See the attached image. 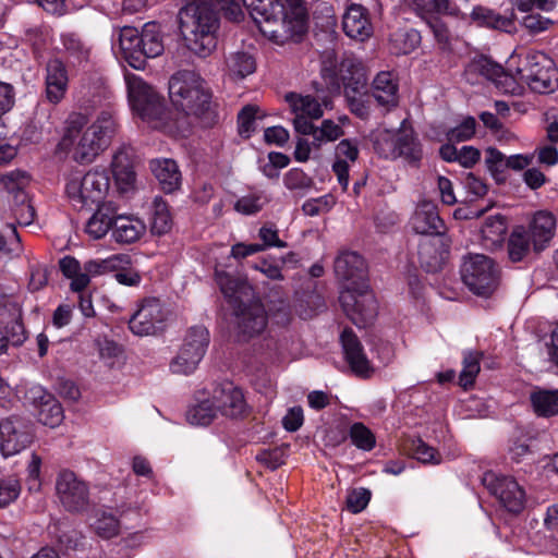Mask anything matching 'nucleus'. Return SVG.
<instances>
[{"label": "nucleus", "instance_id": "f257e3e1", "mask_svg": "<svg viewBox=\"0 0 558 558\" xmlns=\"http://www.w3.org/2000/svg\"><path fill=\"white\" fill-rule=\"evenodd\" d=\"M259 32L270 41L283 45L301 41L308 29L303 0H243Z\"/></svg>", "mask_w": 558, "mask_h": 558}, {"label": "nucleus", "instance_id": "f03ea898", "mask_svg": "<svg viewBox=\"0 0 558 558\" xmlns=\"http://www.w3.org/2000/svg\"><path fill=\"white\" fill-rule=\"evenodd\" d=\"M116 131L117 122L111 111H101L92 124L85 114L73 112L65 121L58 146L75 162L90 163L109 146Z\"/></svg>", "mask_w": 558, "mask_h": 558}, {"label": "nucleus", "instance_id": "7ed1b4c3", "mask_svg": "<svg viewBox=\"0 0 558 558\" xmlns=\"http://www.w3.org/2000/svg\"><path fill=\"white\" fill-rule=\"evenodd\" d=\"M336 276L347 282L340 303L352 323L365 328L377 315V302L365 280L366 264L355 252H342L335 260Z\"/></svg>", "mask_w": 558, "mask_h": 558}, {"label": "nucleus", "instance_id": "20e7f679", "mask_svg": "<svg viewBox=\"0 0 558 558\" xmlns=\"http://www.w3.org/2000/svg\"><path fill=\"white\" fill-rule=\"evenodd\" d=\"M169 97L175 108L198 118L206 126L219 120L218 106L198 72H174L169 78Z\"/></svg>", "mask_w": 558, "mask_h": 558}, {"label": "nucleus", "instance_id": "39448f33", "mask_svg": "<svg viewBox=\"0 0 558 558\" xmlns=\"http://www.w3.org/2000/svg\"><path fill=\"white\" fill-rule=\"evenodd\" d=\"M371 137L375 151L381 158H402L414 167H417L423 158L422 144L408 119H403L398 129H378Z\"/></svg>", "mask_w": 558, "mask_h": 558}, {"label": "nucleus", "instance_id": "423d86ee", "mask_svg": "<svg viewBox=\"0 0 558 558\" xmlns=\"http://www.w3.org/2000/svg\"><path fill=\"white\" fill-rule=\"evenodd\" d=\"M124 81L129 105L133 113L154 129L166 128L170 111L163 96L154 86L132 72L125 73Z\"/></svg>", "mask_w": 558, "mask_h": 558}, {"label": "nucleus", "instance_id": "0eeeda50", "mask_svg": "<svg viewBox=\"0 0 558 558\" xmlns=\"http://www.w3.org/2000/svg\"><path fill=\"white\" fill-rule=\"evenodd\" d=\"M119 43L123 58L134 70H141L145 59L156 58L165 50L160 25L155 22L146 23L141 33L133 27H123Z\"/></svg>", "mask_w": 558, "mask_h": 558}, {"label": "nucleus", "instance_id": "6e6552de", "mask_svg": "<svg viewBox=\"0 0 558 558\" xmlns=\"http://www.w3.org/2000/svg\"><path fill=\"white\" fill-rule=\"evenodd\" d=\"M109 189L108 172L99 168H94L84 174L80 172L71 174L65 185L69 199L74 207L80 209L106 203Z\"/></svg>", "mask_w": 558, "mask_h": 558}, {"label": "nucleus", "instance_id": "1a4fd4ad", "mask_svg": "<svg viewBox=\"0 0 558 558\" xmlns=\"http://www.w3.org/2000/svg\"><path fill=\"white\" fill-rule=\"evenodd\" d=\"M460 272L463 283L480 296H489L499 284V268L490 257L484 254L464 256Z\"/></svg>", "mask_w": 558, "mask_h": 558}, {"label": "nucleus", "instance_id": "9d476101", "mask_svg": "<svg viewBox=\"0 0 558 558\" xmlns=\"http://www.w3.org/2000/svg\"><path fill=\"white\" fill-rule=\"evenodd\" d=\"M209 344V332L204 326L191 327L178 354L170 363V369L174 374H192L203 360Z\"/></svg>", "mask_w": 558, "mask_h": 558}, {"label": "nucleus", "instance_id": "9b49d317", "mask_svg": "<svg viewBox=\"0 0 558 558\" xmlns=\"http://www.w3.org/2000/svg\"><path fill=\"white\" fill-rule=\"evenodd\" d=\"M56 494L69 512H82L89 506V486L70 470H62L56 480Z\"/></svg>", "mask_w": 558, "mask_h": 558}, {"label": "nucleus", "instance_id": "f8f14e48", "mask_svg": "<svg viewBox=\"0 0 558 558\" xmlns=\"http://www.w3.org/2000/svg\"><path fill=\"white\" fill-rule=\"evenodd\" d=\"M168 311L157 298L149 296L141 300L129 320V328L140 337L155 335L163 328Z\"/></svg>", "mask_w": 558, "mask_h": 558}, {"label": "nucleus", "instance_id": "ddd939ff", "mask_svg": "<svg viewBox=\"0 0 558 558\" xmlns=\"http://www.w3.org/2000/svg\"><path fill=\"white\" fill-rule=\"evenodd\" d=\"M33 439L34 429L29 420L10 416L0 421V452L4 458L20 453Z\"/></svg>", "mask_w": 558, "mask_h": 558}, {"label": "nucleus", "instance_id": "4468645a", "mask_svg": "<svg viewBox=\"0 0 558 558\" xmlns=\"http://www.w3.org/2000/svg\"><path fill=\"white\" fill-rule=\"evenodd\" d=\"M482 483L508 511L518 513L523 509L525 492L514 478L487 471Z\"/></svg>", "mask_w": 558, "mask_h": 558}, {"label": "nucleus", "instance_id": "2eb2a0df", "mask_svg": "<svg viewBox=\"0 0 558 558\" xmlns=\"http://www.w3.org/2000/svg\"><path fill=\"white\" fill-rule=\"evenodd\" d=\"M340 73L341 72H323V80L329 93H340V90L343 89L347 99L366 96L367 77L365 76V72H345V74L341 76L339 75Z\"/></svg>", "mask_w": 558, "mask_h": 558}, {"label": "nucleus", "instance_id": "dca6fc26", "mask_svg": "<svg viewBox=\"0 0 558 558\" xmlns=\"http://www.w3.org/2000/svg\"><path fill=\"white\" fill-rule=\"evenodd\" d=\"M219 414L228 417H238L245 411L246 404L241 389L232 383L217 386L210 397Z\"/></svg>", "mask_w": 558, "mask_h": 558}, {"label": "nucleus", "instance_id": "f3484780", "mask_svg": "<svg viewBox=\"0 0 558 558\" xmlns=\"http://www.w3.org/2000/svg\"><path fill=\"white\" fill-rule=\"evenodd\" d=\"M410 223L418 234L444 235L446 230L437 206L428 201H423L417 205Z\"/></svg>", "mask_w": 558, "mask_h": 558}, {"label": "nucleus", "instance_id": "a211bd4d", "mask_svg": "<svg viewBox=\"0 0 558 558\" xmlns=\"http://www.w3.org/2000/svg\"><path fill=\"white\" fill-rule=\"evenodd\" d=\"M345 35L359 41H365L373 35V24L368 11L361 4H350L342 17Z\"/></svg>", "mask_w": 558, "mask_h": 558}, {"label": "nucleus", "instance_id": "6ab92c4d", "mask_svg": "<svg viewBox=\"0 0 558 558\" xmlns=\"http://www.w3.org/2000/svg\"><path fill=\"white\" fill-rule=\"evenodd\" d=\"M449 256V245L442 235L423 240L418 245L421 266L428 272L440 270Z\"/></svg>", "mask_w": 558, "mask_h": 558}, {"label": "nucleus", "instance_id": "aec40b11", "mask_svg": "<svg viewBox=\"0 0 558 558\" xmlns=\"http://www.w3.org/2000/svg\"><path fill=\"white\" fill-rule=\"evenodd\" d=\"M340 340L345 361L351 367L352 372L357 376H368L373 368L360 340L354 335V332L350 329H344L340 336Z\"/></svg>", "mask_w": 558, "mask_h": 558}, {"label": "nucleus", "instance_id": "412c9836", "mask_svg": "<svg viewBox=\"0 0 558 558\" xmlns=\"http://www.w3.org/2000/svg\"><path fill=\"white\" fill-rule=\"evenodd\" d=\"M111 169L116 185L121 193L130 192L135 187L136 173L131 148L121 147L113 155Z\"/></svg>", "mask_w": 558, "mask_h": 558}, {"label": "nucleus", "instance_id": "4be33fe9", "mask_svg": "<svg viewBox=\"0 0 558 558\" xmlns=\"http://www.w3.org/2000/svg\"><path fill=\"white\" fill-rule=\"evenodd\" d=\"M372 95L387 111L399 104V78L395 72H377L372 81Z\"/></svg>", "mask_w": 558, "mask_h": 558}, {"label": "nucleus", "instance_id": "5701e85b", "mask_svg": "<svg viewBox=\"0 0 558 558\" xmlns=\"http://www.w3.org/2000/svg\"><path fill=\"white\" fill-rule=\"evenodd\" d=\"M556 231V218L547 210H539L533 216L527 234L535 252H542L549 246Z\"/></svg>", "mask_w": 558, "mask_h": 558}, {"label": "nucleus", "instance_id": "b1692460", "mask_svg": "<svg viewBox=\"0 0 558 558\" xmlns=\"http://www.w3.org/2000/svg\"><path fill=\"white\" fill-rule=\"evenodd\" d=\"M359 154L360 150L356 141L345 138L340 141L336 146L332 171L337 175L338 182L343 191L348 189L349 171L351 165L357 160Z\"/></svg>", "mask_w": 558, "mask_h": 558}, {"label": "nucleus", "instance_id": "393cba45", "mask_svg": "<svg viewBox=\"0 0 558 558\" xmlns=\"http://www.w3.org/2000/svg\"><path fill=\"white\" fill-rule=\"evenodd\" d=\"M266 326V311L259 303H252L238 314V333L244 340L259 335Z\"/></svg>", "mask_w": 558, "mask_h": 558}, {"label": "nucleus", "instance_id": "a878e982", "mask_svg": "<svg viewBox=\"0 0 558 558\" xmlns=\"http://www.w3.org/2000/svg\"><path fill=\"white\" fill-rule=\"evenodd\" d=\"M59 268L62 275L70 280L72 292H83L89 286L93 274L87 270V262L81 264L73 256H64L59 260Z\"/></svg>", "mask_w": 558, "mask_h": 558}, {"label": "nucleus", "instance_id": "bb28decb", "mask_svg": "<svg viewBox=\"0 0 558 558\" xmlns=\"http://www.w3.org/2000/svg\"><path fill=\"white\" fill-rule=\"evenodd\" d=\"M149 167L163 192L172 193L180 187L182 177L173 159H153Z\"/></svg>", "mask_w": 558, "mask_h": 558}, {"label": "nucleus", "instance_id": "cd10ccee", "mask_svg": "<svg viewBox=\"0 0 558 558\" xmlns=\"http://www.w3.org/2000/svg\"><path fill=\"white\" fill-rule=\"evenodd\" d=\"M117 213L118 206L111 201L97 206L96 213L86 223V233L95 240L104 238L112 229Z\"/></svg>", "mask_w": 558, "mask_h": 558}, {"label": "nucleus", "instance_id": "c85d7f7f", "mask_svg": "<svg viewBox=\"0 0 558 558\" xmlns=\"http://www.w3.org/2000/svg\"><path fill=\"white\" fill-rule=\"evenodd\" d=\"M145 223L134 216H114L112 236L118 243H133L145 233Z\"/></svg>", "mask_w": 558, "mask_h": 558}, {"label": "nucleus", "instance_id": "c756f323", "mask_svg": "<svg viewBox=\"0 0 558 558\" xmlns=\"http://www.w3.org/2000/svg\"><path fill=\"white\" fill-rule=\"evenodd\" d=\"M421 39L416 29L400 27L389 34L388 50L396 56L409 54L418 47Z\"/></svg>", "mask_w": 558, "mask_h": 558}, {"label": "nucleus", "instance_id": "7c9ffc66", "mask_svg": "<svg viewBox=\"0 0 558 558\" xmlns=\"http://www.w3.org/2000/svg\"><path fill=\"white\" fill-rule=\"evenodd\" d=\"M530 403L538 417L558 415V389L535 387L530 393Z\"/></svg>", "mask_w": 558, "mask_h": 558}, {"label": "nucleus", "instance_id": "2f4dec72", "mask_svg": "<svg viewBox=\"0 0 558 558\" xmlns=\"http://www.w3.org/2000/svg\"><path fill=\"white\" fill-rule=\"evenodd\" d=\"M507 221L502 215L488 216L481 229L482 245L487 250L499 247L507 233Z\"/></svg>", "mask_w": 558, "mask_h": 558}, {"label": "nucleus", "instance_id": "473e14b6", "mask_svg": "<svg viewBox=\"0 0 558 558\" xmlns=\"http://www.w3.org/2000/svg\"><path fill=\"white\" fill-rule=\"evenodd\" d=\"M132 265V258L129 254L118 253L106 258H96L87 260V270L93 277L102 276L109 272H117L122 268Z\"/></svg>", "mask_w": 558, "mask_h": 558}, {"label": "nucleus", "instance_id": "72a5a7b5", "mask_svg": "<svg viewBox=\"0 0 558 558\" xmlns=\"http://www.w3.org/2000/svg\"><path fill=\"white\" fill-rule=\"evenodd\" d=\"M293 113L319 119L323 114L320 104L312 96H302L295 93H288L284 96Z\"/></svg>", "mask_w": 558, "mask_h": 558}, {"label": "nucleus", "instance_id": "f704fd0d", "mask_svg": "<svg viewBox=\"0 0 558 558\" xmlns=\"http://www.w3.org/2000/svg\"><path fill=\"white\" fill-rule=\"evenodd\" d=\"M90 526L102 538H111L119 533L120 522L112 510H97Z\"/></svg>", "mask_w": 558, "mask_h": 558}, {"label": "nucleus", "instance_id": "c9c22d12", "mask_svg": "<svg viewBox=\"0 0 558 558\" xmlns=\"http://www.w3.org/2000/svg\"><path fill=\"white\" fill-rule=\"evenodd\" d=\"M471 19L481 26L504 31H507L513 24V21L510 17L504 16L492 9L481 5L475 7L472 10Z\"/></svg>", "mask_w": 558, "mask_h": 558}, {"label": "nucleus", "instance_id": "e433bc0d", "mask_svg": "<svg viewBox=\"0 0 558 558\" xmlns=\"http://www.w3.org/2000/svg\"><path fill=\"white\" fill-rule=\"evenodd\" d=\"M219 415L210 398L192 405L186 412V420L196 426H207Z\"/></svg>", "mask_w": 558, "mask_h": 558}, {"label": "nucleus", "instance_id": "4c0bfd02", "mask_svg": "<svg viewBox=\"0 0 558 558\" xmlns=\"http://www.w3.org/2000/svg\"><path fill=\"white\" fill-rule=\"evenodd\" d=\"M31 182V177L26 171L14 170L0 177V183L8 193L14 196V201L25 199L27 197L25 189Z\"/></svg>", "mask_w": 558, "mask_h": 558}, {"label": "nucleus", "instance_id": "58836bf2", "mask_svg": "<svg viewBox=\"0 0 558 558\" xmlns=\"http://www.w3.org/2000/svg\"><path fill=\"white\" fill-rule=\"evenodd\" d=\"M531 240L523 227L515 228L508 240V255L511 262L518 263L530 252Z\"/></svg>", "mask_w": 558, "mask_h": 558}, {"label": "nucleus", "instance_id": "ea45409f", "mask_svg": "<svg viewBox=\"0 0 558 558\" xmlns=\"http://www.w3.org/2000/svg\"><path fill=\"white\" fill-rule=\"evenodd\" d=\"M150 228L151 232L158 235L166 234L172 228V218L162 198L156 197L153 202Z\"/></svg>", "mask_w": 558, "mask_h": 558}, {"label": "nucleus", "instance_id": "a19ab883", "mask_svg": "<svg viewBox=\"0 0 558 558\" xmlns=\"http://www.w3.org/2000/svg\"><path fill=\"white\" fill-rule=\"evenodd\" d=\"M487 78L490 80L496 88L510 95H521L524 90L523 85L519 82L518 75L522 72H485Z\"/></svg>", "mask_w": 558, "mask_h": 558}, {"label": "nucleus", "instance_id": "79ce46f5", "mask_svg": "<svg viewBox=\"0 0 558 558\" xmlns=\"http://www.w3.org/2000/svg\"><path fill=\"white\" fill-rule=\"evenodd\" d=\"M62 43L65 50L72 58L73 66H85L90 57V50L75 34L62 35Z\"/></svg>", "mask_w": 558, "mask_h": 558}, {"label": "nucleus", "instance_id": "37998d69", "mask_svg": "<svg viewBox=\"0 0 558 558\" xmlns=\"http://www.w3.org/2000/svg\"><path fill=\"white\" fill-rule=\"evenodd\" d=\"M482 353L477 351H466L463 354V367L459 376L460 385L466 389L473 386L475 378L481 369Z\"/></svg>", "mask_w": 558, "mask_h": 558}, {"label": "nucleus", "instance_id": "c03bdc74", "mask_svg": "<svg viewBox=\"0 0 558 558\" xmlns=\"http://www.w3.org/2000/svg\"><path fill=\"white\" fill-rule=\"evenodd\" d=\"M410 3L422 17L433 13L458 14V10L450 4L449 0H410Z\"/></svg>", "mask_w": 558, "mask_h": 558}, {"label": "nucleus", "instance_id": "a18cd8bd", "mask_svg": "<svg viewBox=\"0 0 558 558\" xmlns=\"http://www.w3.org/2000/svg\"><path fill=\"white\" fill-rule=\"evenodd\" d=\"M68 83L66 72H47L46 95L48 100L58 104L65 95Z\"/></svg>", "mask_w": 558, "mask_h": 558}, {"label": "nucleus", "instance_id": "49530a36", "mask_svg": "<svg viewBox=\"0 0 558 558\" xmlns=\"http://www.w3.org/2000/svg\"><path fill=\"white\" fill-rule=\"evenodd\" d=\"M216 282L220 291L230 301L236 302L239 293L246 288V283L238 278L232 277L223 270H216Z\"/></svg>", "mask_w": 558, "mask_h": 558}, {"label": "nucleus", "instance_id": "de8ad7c7", "mask_svg": "<svg viewBox=\"0 0 558 558\" xmlns=\"http://www.w3.org/2000/svg\"><path fill=\"white\" fill-rule=\"evenodd\" d=\"M344 134L342 126L330 119L322 122L315 132L313 145L315 148H320L324 144L335 142Z\"/></svg>", "mask_w": 558, "mask_h": 558}, {"label": "nucleus", "instance_id": "09e8293b", "mask_svg": "<svg viewBox=\"0 0 558 558\" xmlns=\"http://www.w3.org/2000/svg\"><path fill=\"white\" fill-rule=\"evenodd\" d=\"M283 184L290 191L305 194L312 189L314 182L302 169L292 168L284 174Z\"/></svg>", "mask_w": 558, "mask_h": 558}, {"label": "nucleus", "instance_id": "8fccbe9b", "mask_svg": "<svg viewBox=\"0 0 558 558\" xmlns=\"http://www.w3.org/2000/svg\"><path fill=\"white\" fill-rule=\"evenodd\" d=\"M38 421L51 428L57 427L63 421V411L56 400H47L40 404Z\"/></svg>", "mask_w": 558, "mask_h": 558}, {"label": "nucleus", "instance_id": "3c124183", "mask_svg": "<svg viewBox=\"0 0 558 558\" xmlns=\"http://www.w3.org/2000/svg\"><path fill=\"white\" fill-rule=\"evenodd\" d=\"M349 434L352 444L361 450L371 451L376 445L375 435L363 423L352 424Z\"/></svg>", "mask_w": 558, "mask_h": 558}, {"label": "nucleus", "instance_id": "603ef678", "mask_svg": "<svg viewBox=\"0 0 558 558\" xmlns=\"http://www.w3.org/2000/svg\"><path fill=\"white\" fill-rule=\"evenodd\" d=\"M411 452L417 461L424 464L436 465L442 461L440 453L420 438L412 441Z\"/></svg>", "mask_w": 558, "mask_h": 558}, {"label": "nucleus", "instance_id": "864d4df0", "mask_svg": "<svg viewBox=\"0 0 558 558\" xmlns=\"http://www.w3.org/2000/svg\"><path fill=\"white\" fill-rule=\"evenodd\" d=\"M525 82L531 90L539 94L551 93L558 86V82L550 77L549 72H530L525 76Z\"/></svg>", "mask_w": 558, "mask_h": 558}, {"label": "nucleus", "instance_id": "5fc2aeb1", "mask_svg": "<svg viewBox=\"0 0 558 558\" xmlns=\"http://www.w3.org/2000/svg\"><path fill=\"white\" fill-rule=\"evenodd\" d=\"M335 204L336 198L331 194H326L304 202L302 205V211L305 216L315 217L328 213Z\"/></svg>", "mask_w": 558, "mask_h": 558}, {"label": "nucleus", "instance_id": "6e6d98bb", "mask_svg": "<svg viewBox=\"0 0 558 558\" xmlns=\"http://www.w3.org/2000/svg\"><path fill=\"white\" fill-rule=\"evenodd\" d=\"M21 484L16 476L10 475L0 481V508H5L17 499Z\"/></svg>", "mask_w": 558, "mask_h": 558}, {"label": "nucleus", "instance_id": "4d7b16f0", "mask_svg": "<svg viewBox=\"0 0 558 558\" xmlns=\"http://www.w3.org/2000/svg\"><path fill=\"white\" fill-rule=\"evenodd\" d=\"M41 458L32 453L31 460L26 468V485L29 493H38L41 488Z\"/></svg>", "mask_w": 558, "mask_h": 558}, {"label": "nucleus", "instance_id": "13d9d810", "mask_svg": "<svg viewBox=\"0 0 558 558\" xmlns=\"http://www.w3.org/2000/svg\"><path fill=\"white\" fill-rule=\"evenodd\" d=\"M320 70H359L351 59H343L338 63V56L333 49H326L319 53Z\"/></svg>", "mask_w": 558, "mask_h": 558}, {"label": "nucleus", "instance_id": "bf43d9fd", "mask_svg": "<svg viewBox=\"0 0 558 558\" xmlns=\"http://www.w3.org/2000/svg\"><path fill=\"white\" fill-rule=\"evenodd\" d=\"M266 204V198L262 194H250L239 198L234 209L243 215H254L258 213Z\"/></svg>", "mask_w": 558, "mask_h": 558}, {"label": "nucleus", "instance_id": "052dcab7", "mask_svg": "<svg viewBox=\"0 0 558 558\" xmlns=\"http://www.w3.org/2000/svg\"><path fill=\"white\" fill-rule=\"evenodd\" d=\"M475 130L476 120L473 117H466L458 126L447 133V137L450 142H464L475 134Z\"/></svg>", "mask_w": 558, "mask_h": 558}, {"label": "nucleus", "instance_id": "680f3d73", "mask_svg": "<svg viewBox=\"0 0 558 558\" xmlns=\"http://www.w3.org/2000/svg\"><path fill=\"white\" fill-rule=\"evenodd\" d=\"M256 108L254 106L244 107L238 114V126L241 136L250 137L255 129Z\"/></svg>", "mask_w": 558, "mask_h": 558}, {"label": "nucleus", "instance_id": "e2e57ef3", "mask_svg": "<svg viewBox=\"0 0 558 558\" xmlns=\"http://www.w3.org/2000/svg\"><path fill=\"white\" fill-rule=\"evenodd\" d=\"M12 210L20 226L27 227L34 222L35 208L27 197L24 201H16Z\"/></svg>", "mask_w": 558, "mask_h": 558}, {"label": "nucleus", "instance_id": "0e129e2a", "mask_svg": "<svg viewBox=\"0 0 558 558\" xmlns=\"http://www.w3.org/2000/svg\"><path fill=\"white\" fill-rule=\"evenodd\" d=\"M258 238L262 240L259 245H265V250L269 247L283 248L287 243L279 238V231L274 225H264L258 230Z\"/></svg>", "mask_w": 558, "mask_h": 558}, {"label": "nucleus", "instance_id": "69168bd1", "mask_svg": "<svg viewBox=\"0 0 558 558\" xmlns=\"http://www.w3.org/2000/svg\"><path fill=\"white\" fill-rule=\"evenodd\" d=\"M371 499L369 490L365 488H356L347 496V507L353 513H359L368 505Z\"/></svg>", "mask_w": 558, "mask_h": 558}, {"label": "nucleus", "instance_id": "338daca9", "mask_svg": "<svg viewBox=\"0 0 558 558\" xmlns=\"http://www.w3.org/2000/svg\"><path fill=\"white\" fill-rule=\"evenodd\" d=\"M436 41L442 49H451V36L447 26L438 19H430L427 21Z\"/></svg>", "mask_w": 558, "mask_h": 558}, {"label": "nucleus", "instance_id": "774afa93", "mask_svg": "<svg viewBox=\"0 0 558 558\" xmlns=\"http://www.w3.org/2000/svg\"><path fill=\"white\" fill-rule=\"evenodd\" d=\"M229 66L235 70H256V57L250 51L236 52L229 59Z\"/></svg>", "mask_w": 558, "mask_h": 558}]
</instances>
